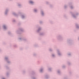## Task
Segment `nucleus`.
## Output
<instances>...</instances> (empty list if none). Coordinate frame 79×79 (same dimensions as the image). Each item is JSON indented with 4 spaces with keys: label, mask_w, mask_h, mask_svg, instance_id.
Returning <instances> with one entry per match:
<instances>
[{
    "label": "nucleus",
    "mask_w": 79,
    "mask_h": 79,
    "mask_svg": "<svg viewBox=\"0 0 79 79\" xmlns=\"http://www.w3.org/2000/svg\"><path fill=\"white\" fill-rule=\"evenodd\" d=\"M48 70L49 71H52V68H49L48 69Z\"/></svg>",
    "instance_id": "5701e85b"
},
{
    "label": "nucleus",
    "mask_w": 79,
    "mask_h": 79,
    "mask_svg": "<svg viewBox=\"0 0 79 79\" xmlns=\"http://www.w3.org/2000/svg\"><path fill=\"white\" fill-rule=\"evenodd\" d=\"M57 73L59 74L60 75V70H58L57 71Z\"/></svg>",
    "instance_id": "aec40b11"
},
{
    "label": "nucleus",
    "mask_w": 79,
    "mask_h": 79,
    "mask_svg": "<svg viewBox=\"0 0 79 79\" xmlns=\"http://www.w3.org/2000/svg\"><path fill=\"white\" fill-rule=\"evenodd\" d=\"M70 13L71 14H72V16L73 18H76V17L77 16H78V15H79V14L77 13L76 14V15H75L74 14H73V13H72V12H70Z\"/></svg>",
    "instance_id": "7ed1b4c3"
},
{
    "label": "nucleus",
    "mask_w": 79,
    "mask_h": 79,
    "mask_svg": "<svg viewBox=\"0 0 79 79\" xmlns=\"http://www.w3.org/2000/svg\"><path fill=\"white\" fill-rule=\"evenodd\" d=\"M76 28L77 29H79V25L78 24H76Z\"/></svg>",
    "instance_id": "f8f14e48"
},
{
    "label": "nucleus",
    "mask_w": 79,
    "mask_h": 79,
    "mask_svg": "<svg viewBox=\"0 0 79 79\" xmlns=\"http://www.w3.org/2000/svg\"><path fill=\"white\" fill-rule=\"evenodd\" d=\"M37 45H35V47H37Z\"/></svg>",
    "instance_id": "37998d69"
},
{
    "label": "nucleus",
    "mask_w": 79,
    "mask_h": 79,
    "mask_svg": "<svg viewBox=\"0 0 79 79\" xmlns=\"http://www.w3.org/2000/svg\"><path fill=\"white\" fill-rule=\"evenodd\" d=\"M22 48H20V50H22Z\"/></svg>",
    "instance_id": "49530a36"
},
{
    "label": "nucleus",
    "mask_w": 79,
    "mask_h": 79,
    "mask_svg": "<svg viewBox=\"0 0 79 79\" xmlns=\"http://www.w3.org/2000/svg\"><path fill=\"white\" fill-rule=\"evenodd\" d=\"M8 34H9V35H11V32L10 31H8Z\"/></svg>",
    "instance_id": "4be33fe9"
},
{
    "label": "nucleus",
    "mask_w": 79,
    "mask_h": 79,
    "mask_svg": "<svg viewBox=\"0 0 79 79\" xmlns=\"http://www.w3.org/2000/svg\"><path fill=\"white\" fill-rule=\"evenodd\" d=\"M52 57H53V58H54V57H55V55L54 54H52Z\"/></svg>",
    "instance_id": "393cba45"
},
{
    "label": "nucleus",
    "mask_w": 79,
    "mask_h": 79,
    "mask_svg": "<svg viewBox=\"0 0 79 79\" xmlns=\"http://www.w3.org/2000/svg\"><path fill=\"white\" fill-rule=\"evenodd\" d=\"M33 56H36V54H34Z\"/></svg>",
    "instance_id": "72a5a7b5"
},
{
    "label": "nucleus",
    "mask_w": 79,
    "mask_h": 79,
    "mask_svg": "<svg viewBox=\"0 0 79 79\" xmlns=\"http://www.w3.org/2000/svg\"><path fill=\"white\" fill-rule=\"evenodd\" d=\"M32 79H36L35 77H32Z\"/></svg>",
    "instance_id": "4c0bfd02"
},
{
    "label": "nucleus",
    "mask_w": 79,
    "mask_h": 79,
    "mask_svg": "<svg viewBox=\"0 0 79 79\" xmlns=\"http://www.w3.org/2000/svg\"><path fill=\"white\" fill-rule=\"evenodd\" d=\"M67 77H64V79H67Z\"/></svg>",
    "instance_id": "a18cd8bd"
},
{
    "label": "nucleus",
    "mask_w": 79,
    "mask_h": 79,
    "mask_svg": "<svg viewBox=\"0 0 79 79\" xmlns=\"http://www.w3.org/2000/svg\"><path fill=\"white\" fill-rule=\"evenodd\" d=\"M18 30L17 31V33L18 34H21V32L24 31V30L22 28H19Z\"/></svg>",
    "instance_id": "f257e3e1"
},
{
    "label": "nucleus",
    "mask_w": 79,
    "mask_h": 79,
    "mask_svg": "<svg viewBox=\"0 0 79 79\" xmlns=\"http://www.w3.org/2000/svg\"><path fill=\"white\" fill-rule=\"evenodd\" d=\"M34 12H35V13H36V12H37V10L36 9H35L34 10Z\"/></svg>",
    "instance_id": "bb28decb"
},
{
    "label": "nucleus",
    "mask_w": 79,
    "mask_h": 79,
    "mask_svg": "<svg viewBox=\"0 0 79 79\" xmlns=\"http://www.w3.org/2000/svg\"><path fill=\"white\" fill-rule=\"evenodd\" d=\"M68 55L69 56H71V54L70 53H68Z\"/></svg>",
    "instance_id": "2f4dec72"
},
{
    "label": "nucleus",
    "mask_w": 79,
    "mask_h": 79,
    "mask_svg": "<svg viewBox=\"0 0 79 79\" xmlns=\"http://www.w3.org/2000/svg\"><path fill=\"white\" fill-rule=\"evenodd\" d=\"M35 74V72H34V71H32V74Z\"/></svg>",
    "instance_id": "a878e982"
},
{
    "label": "nucleus",
    "mask_w": 79,
    "mask_h": 79,
    "mask_svg": "<svg viewBox=\"0 0 79 79\" xmlns=\"http://www.w3.org/2000/svg\"><path fill=\"white\" fill-rule=\"evenodd\" d=\"M41 14L42 16H44V11L41 10Z\"/></svg>",
    "instance_id": "1a4fd4ad"
},
{
    "label": "nucleus",
    "mask_w": 79,
    "mask_h": 79,
    "mask_svg": "<svg viewBox=\"0 0 79 79\" xmlns=\"http://www.w3.org/2000/svg\"><path fill=\"white\" fill-rule=\"evenodd\" d=\"M9 75V72H7V74H6L7 76H8Z\"/></svg>",
    "instance_id": "c85d7f7f"
},
{
    "label": "nucleus",
    "mask_w": 79,
    "mask_h": 79,
    "mask_svg": "<svg viewBox=\"0 0 79 79\" xmlns=\"http://www.w3.org/2000/svg\"><path fill=\"white\" fill-rule=\"evenodd\" d=\"M18 6H19V7H21V5L19 4H18Z\"/></svg>",
    "instance_id": "b1692460"
},
{
    "label": "nucleus",
    "mask_w": 79,
    "mask_h": 79,
    "mask_svg": "<svg viewBox=\"0 0 79 79\" xmlns=\"http://www.w3.org/2000/svg\"><path fill=\"white\" fill-rule=\"evenodd\" d=\"M13 14L15 16H18V14H16L15 12L13 13Z\"/></svg>",
    "instance_id": "2eb2a0df"
},
{
    "label": "nucleus",
    "mask_w": 79,
    "mask_h": 79,
    "mask_svg": "<svg viewBox=\"0 0 79 79\" xmlns=\"http://www.w3.org/2000/svg\"><path fill=\"white\" fill-rule=\"evenodd\" d=\"M69 6L71 9H73V6H72V3L70 2L69 3Z\"/></svg>",
    "instance_id": "0eeeda50"
},
{
    "label": "nucleus",
    "mask_w": 79,
    "mask_h": 79,
    "mask_svg": "<svg viewBox=\"0 0 79 79\" xmlns=\"http://www.w3.org/2000/svg\"><path fill=\"white\" fill-rule=\"evenodd\" d=\"M41 30V28H39L38 29V30L36 31V32L38 33H39V32Z\"/></svg>",
    "instance_id": "ddd939ff"
},
{
    "label": "nucleus",
    "mask_w": 79,
    "mask_h": 79,
    "mask_svg": "<svg viewBox=\"0 0 79 79\" xmlns=\"http://www.w3.org/2000/svg\"><path fill=\"white\" fill-rule=\"evenodd\" d=\"M49 3V2H46V4H47V5Z\"/></svg>",
    "instance_id": "c9c22d12"
},
{
    "label": "nucleus",
    "mask_w": 79,
    "mask_h": 79,
    "mask_svg": "<svg viewBox=\"0 0 79 79\" xmlns=\"http://www.w3.org/2000/svg\"><path fill=\"white\" fill-rule=\"evenodd\" d=\"M49 51H50V52H52V51H53L52 50V48H49Z\"/></svg>",
    "instance_id": "412c9836"
},
{
    "label": "nucleus",
    "mask_w": 79,
    "mask_h": 79,
    "mask_svg": "<svg viewBox=\"0 0 79 79\" xmlns=\"http://www.w3.org/2000/svg\"><path fill=\"white\" fill-rule=\"evenodd\" d=\"M68 65H70V64H71V63L69 62H68Z\"/></svg>",
    "instance_id": "cd10ccee"
},
{
    "label": "nucleus",
    "mask_w": 79,
    "mask_h": 79,
    "mask_svg": "<svg viewBox=\"0 0 79 79\" xmlns=\"http://www.w3.org/2000/svg\"><path fill=\"white\" fill-rule=\"evenodd\" d=\"M45 33H42L40 34V35H44Z\"/></svg>",
    "instance_id": "f3484780"
},
{
    "label": "nucleus",
    "mask_w": 79,
    "mask_h": 79,
    "mask_svg": "<svg viewBox=\"0 0 79 79\" xmlns=\"http://www.w3.org/2000/svg\"><path fill=\"white\" fill-rule=\"evenodd\" d=\"M25 73V71H23V74H24V73Z\"/></svg>",
    "instance_id": "79ce46f5"
},
{
    "label": "nucleus",
    "mask_w": 79,
    "mask_h": 79,
    "mask_svg": "<svg viewBox=\"0 0 79 79\" xmlns=\"http://www.w3.org/2000/svg\"><path fill=\"white\" fill-rule=\"evenodd\" d=\"M18 25H20V24H21V23H19L18 24Z\"/></svg>",
    "instance_id": "c03bdc74"
},
{
    "label": "nucleus",
    "mask_w": 79,
    "mask_h": 79,
    "mask_svg": "<svg viewBox=\"0 0 79 79\" xmlns=\"http://www.w3.org/2000/svg\"><path fill=\"white\" fill-rule=\"evenodd\" d=\"M19 15H21L22 14V13H21V12H19Z\"/></svg>",
    "instance_id": "e433bc0d"
},
{
    "label": "nucleus",
    "mask_w": 79,
    "mask_h": 79,
    "mask_svg": "<svg viewBox=\"0 0 79 79\" xmlns=\"http://www.w3.org/2000/svg\"><path fill=\"white\" fill-rule=\"evenodd\" d=\"M0 51H1V49H0Z\"/></svg>",
    "instance_id": "09e8293b"
},
{
    "label": "nucleus",
    "mask_w": 79,
    "mask_h": 79,
    "mask_svg": "<svg viewBox=\"0 0 79 79\" xmlns=\"http://www.w3.org/2000/svg\"><path fill=\"white\" fill-rule=\"evenodd\" d=\"M66 8H67V6H66V5H65L64 6V8L65 9H66Z\"/></svg>",
    "instance_id": "c756f323"
},
{
    "label": "nucleus",
    "mask_w": 79,
    "mask_h": 79,
    "mask_svg": "<svg viewBox=\"0 0 79 79\" xmlns=\"http://www.w3.org/2000/svg\"><path fill=\"white\" fill-rule=\"evenodd\" d=\"M57 39L58 40H62L63 39V37H62V36L60 35H59L57 37Z\"/></svg>",
    "instance_id": "20e7f679"
},
{
    "label": "nucleus",
    "mask_w": 79,
    "mask_h": 79,
    "mask_svg": "<svg viewBox=\"0 0 79 79\" xmlns=\"http://www.w3.org/2000/svg\"><path fill=\"white\" fill-rule=\"evenodd\" d=\"M5 59L7 63H10V61H9V60H8V57H5Z\"/></svg>",
    "instance_id": "39448f33"
},
{
    "label": "nucleus",
    "mask_w": 79,
    "mask_h": 79,
    "mask_svg": "<svg viewBox=\"0 0 79 79\" xmlns=\"http://www.w3.org/2000/svg\"><path fill=\"white\" fill-rule=\"evenodd\" d=\"M57 53L59 56H60L61 55V53H60V51L59 50H57Z\"/></svg>",
    "instance_id": "9b49d317"
},
{
    "label": "nucleus",
    "mask_w": 79,
    "mask_h": 79,
    "mask_svg": "<svg viewBox=\"0 0 79 79\" xmlns=\"http://www.w3.org/2000/svg\"><path fill=\"white\" fill-rule=\"evenodd\" d=\"M16 21V20H13V22H15Z\"/></svg>",
    "instance_id": "58836bf2"
},
{
    "label": "nucleus",
    "mask_w": 79,
    "mask_h": 79,
    "mask_svg": "<svg viewBox=\"0 0 79 79\" xmlns=\"http://www.w3.org/2000/svg\"><path fill=\"white\" fill-rule=\"evenodd\" d=\"M14 47H16L17 46H16V45H14Z\"/></svg>",
    "instance_id": "ea45409f"
},
{
    "label": "nucleus",
    "mask_w": 79,
    "mask_h": 79,
    "mask_svg": "<svg viewBox=\"0 0 79 79\" xmlns=\"http://www.w3.org/2000/svg\"><path fill=\"white\" fill-rule=\"evenodd\" d=\"M6 68L7 69H9V68L7 66H6Z\"/></svg>",
    "instance_id": "473e14b6"
},
{
    "label": "nucleus",
    "mask_w": 79,
    "mask_h": 79,
    "mask_svg": "<svg viewBox=\"0 0 79 79\" xmlns=\"http://www.w3.org/2000/svg\"><path fill=\"white\" fill-rule=\"evenodd\" d=\"M67 43L69 45H72V40L70 39H68L67 40Z\"/></svg>",
    "instance_id": "f03ea898"
},
{
    "label": "nucleus",
    "mask_w": 79,
    "mask_h": 79,
    "mask_svg": "<svg viewBox=\"0 0 79 79\" xmlns=\"http://www.w3.org/2000/svg\"><path fill=\"white\" fill-rule=\"evenodd\" d=\"M29 3L30 4H31V5H33L34 3V2L32 1H30L29 2Z\"/></svg>",
    "instance_id": "9d476101"
},
{
    "label": "nucleus",
    "mask_w": 79,
    "mask_h": 79,
    "mask_svg": "<svg viewBox=\"0 0 79 79\" xmlns=\"http://www.w3.org/2000/svg\"><path fill=\"white\" fill-rule=\"evenodd\" d=\"M8 12V9H6L5 10V15H7Z\"/></svg>",
    "instance_id": "6e6552de"
},
{
    "label": "nucleus",
    "mask_w": 79,
    "mask_h": 79,
    "mask_svg": "<svg viewBox=\"0 0 79 79\" xmlns=\"http://www.w3.org/2000/svg\"><path fill=\"white\" fill-rule=\"evenodd\" d=\"M50 6L51 8H52V5H50Z\"/></svg>",
    "instance_id": "a19ab883"
},
{
    "label": "nucleus",
    "mask_w": 79,
    "mask_h": 79,
    "mask_svg": "<svg viewBox=\"0 0 79 79\" xmlns=\"http://www.w3.org/2000/svg\"><path fill=\"white\" fill-rule=\"evenodd\" d=\"M3 29H6V26H5V25H4L3 26Z\"/></svg>",
    "instance_id": "a211bd4d"
},
{
    "label": "nucleus",
    "mask_w": 79,
    "mask_h": 79,
    "mask_svg": "<svg viewBox=\"0 0 79 79\" xmlns=\"http://www.w3.org/2000/svg\"><path fill=\"white\" fill-rule=\"evenodd\" d=\"M21 17L22 19H24V18H25V16L24 15H22Z\"/></svg>",
    "instance_id": "dca6fc26"
},
{
    "label": "nucleus",
    "mask_w": 79,
    "mask_h": 79,
    "mask_svg": "<svg viewBox=\"0 0 79 79\" xmlns=\"http://www.w3.org/2000/svg\"><path fill=\"white\" fill-rule=\"evenodd\" d=\"M40 73H42L43 72V69L41 68L40 70Z\"/></svg>",
    "instance_id": "6ab92c4d"
},
{
    "label": "nucleus",
    "mask_w": 79,
    "mask_h": 79,
    "mask_svg": "<svg viewBox=\"0 0 79 79\" xmlns=\"http://www.w3.org/2000/svg\"><path fill=\"white\" fill-rule=\"evenodd\" d=\"M45 79H48V78H49V76H48V75H46L45 76Z\"/></svg>",
    "instance_id": "4468645a"
},
{
    "label": "nucleus",
    "mask_w": 79,
    "mask_h": 79,
    "mask_svg": "<svg viewBox=\"0 0 79 79\" xmlns=\"http://www.w3.org/2000/svg\"><path fill=\"white\" fill-rule=\"evenodd\" d=\"M64 17H66V16L64 15Z\"/></svg>",
    "instance_id": "de8ad7c7"
},
{
    "label": "nucleus",
    "mask_w": 79,
    "mask_h": 79,
    "mask_svg": "<svg viewBox=\"0 0 79 79\" xmlns=\"http://www.w3.org/2000/svg\"><path fill=\"white\" fill-rule=\"evenodd\" d=\"M40 24H42V21H40Z\"/></svg>",
    "instance_id": "f704fd0d"
},
{
    "label": "nucleus",
    "mask_w": 79,
    "mask_h": 79,
    "mask_svg": "<svg viewBox=\"0 0 79 79\" xmlns=\"http://www.w3.org/2000/svg\"><path fill=\"white\" fill-rule=\"evenodd\" d=\"M65 67H66V66H64V65H63V66H62V68H63V69L65 68Z\"/></svg>",
    "instance_id": "7c9ffc66"
},
{
    "label": "nucleus",
    "mask_w": 79,
    "mask_h": 79,
    "mask_svg": "<svg viewBox=\"0 0 79 79\" xmlns=\"http://www.w3.org/2000/svg\"><path fill=\"white\" fill-rule=\"evenodd\" d=\"M19 39L21 40V41H23L24 40V41H26V39L24 38H19Z\"/></svg>",
    "instance_id": "423d86ee"
}]
</instances>
